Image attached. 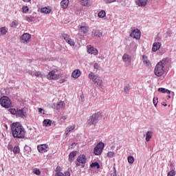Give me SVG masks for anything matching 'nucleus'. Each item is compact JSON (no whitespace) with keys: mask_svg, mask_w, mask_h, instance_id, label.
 Masks as SVG:
<instances>
[{"mask_svg":"<svg viewBox=\"0 0 176 176\" xmlns=\"http://www.w3.org/2000/svg\"><path fill=\"white\" fill-rule=\"evenodd\" d=\"M27 21H32V16H26Z\"/></svg>","mask_w":176,"mask_h":176,"instance_id":"obj_50","label":"nucleus"},{"mask_svg":"<svg viewBox=\"0 0 176 176\" xmlns=\"http://www.w3.org/2000/svg\"><path fill=\"white\" fill-rule=\"evenodd\" d=\"M153 102L155 107H157V103L159 102L157 98H154L153 100Z\"/></svg>","mask_w":176,"mask_h":176,"instance_id":"obj_45","label":"nucleus"},{"mask_svg":"<svg viewBox=\"0 0 176 176\" xmlns=\"http://www.w3.org/2000/svg\"><path fill=\"white\" fill-rule=\"evenodd\" d=\"M94 67L95 69H100V66L98 65V63H95Z\"/></svg>","mask_w":176,"mask_h":176,"instance_id":"obj_52","label":"nucleus"},{"mask_svg":"<svg viewBox=\"0 0 176 176\" xmlns=\"http://www.w3.org/2000/svg\"><path fill=\"white\" fill-rule=\"evenodd\" d=\"M158 91H160V93H166L167 94H170V93H171L170 90L165 88H159Z\"/></svg>","mask_w":176,"mask_h":176,"instance_id":"obj_29","label":"nucleus"},{"mask_svg":"<svg viewBox=\"0 0 176 176\" xmlns=\"http://www.w3.org/2000/svg\"><path fill=\"white\" fill-rule=\"evenodd\" d=\"M43 124L46 127H49V126H52V120H45L43 121Z\"/></svg>","mask_w":176,"mask_h":176,"instance_id":"obj_30","label":"nucleus"},{"mask_svg":"<svg viewBox=\"0 0 176 176\" xmlns=\"http://www.w3.org/2000/svg\"><path fill=\"white\" fill-rule=\"evenodd\" d=\"M88 78L89 79H91V80H92L94 83H96L97 86H102V80L100 79V77L94 74V72L89 73Z\"/></svg>","mask_w":176,"mask_h":176,"instance_id":"obj_5","label":"nucleus"},{"mask_svg":"<svg viewBox=\"0 0 176 176\" xmlns=\"http://www.w3.org/2000/svg\"><path fill=\"white\" fill-rule=\"evenodd\" d=\"M8 112H10V113H12V115H16V113H17V110H16V109H8Z\"/></svg>","mask_w":176,"mask_h":176,"instance_id":"obj_39","label":"nucleus"},{"mask_svg":"<svg viewBox=\"0 0 176 176\" xmlns=\"http://www.w3.org/2000/svg\"><path fill=\"white\" fill-rule=\"evenodd\" d=\"M153 135V133L152 131H148L146 134V142H149L151 141V138H152V136Z\"/></svg>","mask_w":176,"mask_h":176,"instance_id":"obj_26","label":"nucleus"},{"mask_svg":"<svg viewBox=\"0 0 176 176\" xmlns=\"http://www.w3.org/2000/svg\"><path fill=\"white\" fill-rule=\"evenodd\" d=\"M37 149L40 153H45L49 151V146L46 144H39Z\"/></svg>","mask_w":176,"mask_h":176,"instance_id":"obj_9","label":"nucleus"},{"mask_svg":"<svg viewBox=\"0 0 176 176\" xmlns=\"http://www.w3.org/2000/svg\"><path fill=\"white\" fill-rule=\"evenodd\" d=\"M70 46H75V42L72 41L71 38L67 42Z\"/></svg>","mask_w":176,"mask_h":176,"instance_id":"obj_42","label":"nucleus"},{"mask_svg":"<svg viewBox=\"0 0 176 176\" xmlns=\"http://www.w3.org/2000/svg\"><path fill=\"white\" fill-rule=\"evenodd\" d=\"M31 40V34L28 33H24L21 36V43H24L25 45H27Z\"/></svg>","mask_w":176,"mask_h":176,"instance_id":"obj_8","label":"nucleus"},{"mask_svg":"<svg viewBox=\"0 0 176 176\" xmlns=\"http://www.w3.org/2000/svg\"><path fill=\"white\" fill-rule=\"evenodd\" d=\"M104 144L102 142H99L96 147L94 148V153L96 156H100L102 153V151H104Z\"/></svg>","mask_w":176,"mask_h":176,"instance_id":"obj_7","label":"nucleus"},{"mask_svg":"<svg viewBox=\"0 0 176 176\" xmlns=\"http://www.w3.org/2000/svg\"><path fill=\"white\" fill-rule=\"evenodd\" d=\"M13 152L14 155H17V153H20V147H19V146H15L13 148Z\"/></svg>","mask_w":176,"mask_h":176,"instance_id":"obj_31","label":"nucleus"},{"mask_svg":"<svg viewBox=\"0 0 176 176\" xmlns=\"http://www.w3.org/2000/svg\"><path fill=\"white\" fill-rule=\"evenodd\" d=\"M57 71V69H54L50 72L47 75V79H48V80H57L60 79L61 76L56 74Z\"/></svg>","mask_w":176,"mask_h":176,"instance_id":"obj_6","label":"nucleus"},{"mask_svg":"<svg viewBox=\"0 0 176 176\" xmlns=\"http://www.w3.org/2000/svg\"><path fill=\"white\" fill-rule=\"evenodd\" d=\"M38 112L42 113V112H43V109L42 108H38Z\"/></svg>","mask_w":176,"mask_h":176,"instance_id":"obj_55","label":"nucleus"},{"mask_svg":"<svg viewBox=\"0 0 176 176\" xmlns=\"http://www.w3.org/2000/svg\"><path fill=\"white\" fill-rule=\"evenodd\" d=\"M41 13H45V14H49L52 12V8L44 7L41 9Z\"/></svg>","mask_w":176,"mask_h":176,"instance_id":"obj_19","label":"nucleus"},{"mask_svg":"<svg viewBox=\"0 0 176 176\" xmlns=\"http://www.w3.org/2000/svg\"><path fill=\"white\" fill-rule=\"evenodd\" d=\"M23 2H25V3H30L31 2V0H22Z\"/></svg>","mask_w":176,"mask_h":176,"instance_id":"obj_56","label":"nucleus"},{"mask_svg":"<svg viewBox=\"0 0 176 176\" xmlns=\"http://www.w3.org/2000/svg\"><path fill=\"white\" fill-rule=\"evenodd\" d=\"M148 0H136V3L138 6H146Z\"/></svg>","mask_w":176,"mask_h":176,"instance_id":"obj_23","label":"nucleus"},{"mask_svg":"<svg viewBox=\"0 0 176 176\" xmlns=\"http://www.w3.org/2000/svg\"><path fill=\"white\" fill-rule=\"evenodd\" d=\"M128 162L130 163V164H133V163H134V157L129 156L128 157Z\"/></svg>","mask_w":176,"mask_h":176,"instance_id":"obj_40","label":"nucleus"},{"mask_svg":"<svg viewBox=\"0 0 176 176\" xmlns=\"http://www.w3.org/2000/svg\"><path fill=\"white\" fill-rule=\"evenodd\" d=\"M16 116H18V118H25V112H24V109H16Z\"/></svg>","mask_w":176,"mask_h":176,"instance_id":"obj_16","label":"nucleus"},{"mask_svg":"<svg viewBox=\"0 0 176 176\" xmlns=\"http://www.w3.org/2000/svg\"><path fill=\"white\" fill-rule=\"evenodd\" d=\"M34 76H36V78H43V75L41 72H35Z\"/></svg>","mask_w":176,"mask_h":176,"instance_id":"obj_38","label":"nucleus"},{"mask_svg":"<svg viewBox=\"0 0 176 176\" xmlns=\"http://www.w3.org/2000/svg\"><path fill=\"white\" fill-rule=\"evenodd\" d=\"M168 98H171V96H168Z\"/></svg>","mask_w":176,"mask_h":176,"instance_id":"obj_58","label":"nucleus"},{"mask_svg":"<svg viewBox=\"0 0 176 176\" xmlns=\"http://www.w3.org/2000/svg\"><path fill=\"white\" fill-rule=\"evenodd\" d=\"M65 108V103L63 101H60L59 102L54 104V109H56V111H59V109H64Z\"/></svg>","mask_w":176,"mask_h":176,"instance_id":"obj_11","label":"nucleus"},{"mask_svg":"<svg viewBox=\"0 0 176 176\" xmlns=\"http://www.w3.org/2000/svg\"><path fill=\"white\" fill-rule=\"evenodd\" d=\"M114 173H116V169L114 168Z\"/></svg>","mask_w":176,"mask_h":176,"instance_id":"obj_59","label":"nucleus"},{"mask_svg":"<svg viewBox=\"0 0 176 176\" xmlns=\"http://www.w3.org/2000/svg\"><path fill=\"white\" fill-rule=\"evenodd\" d=\"M76 166H79V164H76Z\"/></svg>","mask_w":176,"mask_h":176,"instance_id":"obj_60","label":"nucleus"},{"mask_svg":"<svg viewBox=\"0 0 176 176\" xmlns=\"http://www.w3.org/2000/svg\"><path fill=\"white\" fill-rule=\"evenodd\" d=\"M80 5L82 6H91V3H90L89 0H81Z\"/></svg>","mask_w":176,"mask_h":176,"instance_id":"obj_27","label":"nucleus"},{"mask_svg":"<svg viewBox=\"0 0 176 176\" xmlns=\"http://www.w3.org/2000/svg\"><path fill=\"white\" fill-rule=\"evenodd\" d=\"M113 156H115V153L113 151H109L107 153V157H113Z\"/></svg>","mask_w":176,"mask_h":176,"instance_id":"obj_41","label":"nucleus"},{"mask_svg":"<svg viewBox=\"0 0 176 176\" xmlns=\"http://www.w3.org/2000/svg\"><path fill=\"white\" fill-rule=\"evenodd\" d=\"M8 34V28L6 27L0 28V36L6 35Z\"/></svg>","mask_w":176,"mask_h":176,"instance_id":"obj_25","label":"nucleus"},{"mask_svg":"<svg viewBox=\"0 0 176 176\" xmlns=\"http://www.w3.org/2000/svg\"><path fill=\"white\" fill-rule=\"evenodd\" d=\"M30 10V8L27 6H24L22 7L23 13H27Z\"/></svg>","mask_w":176,"mask_h":176,"instance_id":"obj_37","label":"nucleus"},{"mask_svg":"<svg viewBox=\"0 0 176 176\" xmlns=\"http://www.w3.org/2000/svg\"><path fill=\"white\" fill-rule=\"evenodd\" d=\"M81 74L82 73L80 72V70L77 69L74 70V72H72V76L74 79H78V78H79V76H80Z\"/></svg>","mask_w":176,"mask_h":176,"instance_id":"obj_17","label":"nucleus"},{"mask_svg":"<svg viewBox=\"0 0 176 176\" xmlns=\"http://www.w3.org/2000/svg\"><path fill=\"white\" fill-rule=\"evenodd\" d=\"M168 63V58H166L160 60L155 67L154 74L156 76H162L166 72L167 64Z\"/></svg>","mask_w":176,"mask_h":176,"instance_id":"obj_2","label":"nucleus"},{"mask_svg":"<svg viewBox=\"0 0 176 176\" xmlns=\"http://www.w3.org/2000/svg\"><path fill=\"white\" fill-rule=\"evenodd\" d=\"M122 60L124 62H125L126 67H129V65H130V64H131V58L127 54H124L123 55Z\"/></svg>","mask_w":176,"mask_h":176,"instance_id":"obj_12","label":"nucleus"},{"mask_svg":"<svg viewBox=\"0 0 176 176\" xmlns=\"http://www.w3.org/2000/svg\"><path fill=\"white\" fill-rule=\"evenodd\" d=\"M106 16H107V12H105L104 10H101L98 14V17H99V19H104V17H105Z\"/></svg>","mask_w":176,"mask_h":176,"instance_id":"obj_28","label":"nucleus"},{"mask_svg":"<svg viewBox=\"0 0 176 176\" xmlns=\"http://www.w3.org/2000/svg\"><path fill=\"white\" fill-rule=\"evenodd\" d=\"M142 60H143L144 64H145L146 67H151V62L149 61V60H148V57H146V56L143 55Z\"/></svg>","mask_w":176,"mask_h":176,"instance_id":"obj_24","label":"nucleus"},{"mask_svg":"<svg viewBox=\"0 0 176 176\" xmlns=\"http://www.w3.org/2000/svg\"><path fill=\"white\" fill-rule=\"evenodd\" d=\"M12 137L14 138H25V129L19 122H14L10 125Z\"/></svg>","mask_w":176,"mask_h":176,"instance_id":"obj_1","label":"nucleus"},{"mask_svg":"<svg viewBox=\"0 0 176 176\" xmlns=\"http://www.w3.org/2000/svg\"><path fill=\"white\" fill-rule=\"evenodd\" d=\"M105 3H112L113 2H116V0H103Z\"/></svg>","mask_w":176,"mask_h":176,"instance_id":"obj_46","label":"nucleus"},{"mask_svg":"<svg viewBox=\"0 0 176 176\" xmlns=\"http://www.w3.org/2000/svg\"><path fill=\"white\" fill-rule=\"evenodd\" d=\"M62 36L66 42H67L68 41H69L71 39V37H69V36L67 34H63L62 35Z\"/></svg>","mask_w":176,"mask_h":176,"instance_id":"obj_36","label":"nucleus"},{"mask_svg":"<svg viewBox=\"0 0 176 176\" xmlns=\"http://www.w3.org/2000/svg\"><path fill=\"white\" fill-rule=\"evenodd\" d=\"M168 176H175V170H172L168 173Z\"/></svg>","mask_w":176,"mask_h":176,"instance_id":"obj_44","label":"nucleus"},{"mask_svg":"<svg viewBox=\"0 0 176 176\" xmlns=\"http://www.w3.org/2000/svg\"><path fill=\"white\" fill-rule=\"evenodd\" d=\"M75 156H76V151H72L69 155V162L72 163L75 160Z\"/></svg>","mask_w":176,"mask_h":176,"instance_id":"obj_22","label":"nucleus"},{"mask_svg":"<svg viewBox=\"0 0 176 176\" xmlns=\"http://www.w3.org/2000/svg\"><path fill=\"white\" fill-rule=\"evenodd\" d=\"M67 80L64 79V78H61L59 80V83H64L65 82H66Z\"/></svg>","mask_w":176,"mask_h":176,"instance_id":"obj_54","label":"nucleus"},{"mask_svg":"<svg viewBox=\"0 0 176 176\" xmlns=\"http://www.w3.org/2000/svg\"><path fill=\"white\" fill-rule=\"evenodd\" d=\"M0 104L3 108H12V100L8 96H3L0 99Z\"/></svg>","mask_w":176,"mask_h":176,"instance_id":"obj_4","label":"nucleus"},{"mask_svg":"<svg viewBox=\"0 0 176 176\" xmlns=\"http://www.w3.org/2000/svg\"><path fill=\"white\" fill-rule=\"evenodd\" d=\"M32 173L36 175H41V170H39L38 168H33Z\"/></svg>","mask_w":176,"mask_h":176,"instance_id":"obj_33","label":"nucleus"},{"mask_svg":"<svg viewBox=\"0 0 176 176\" xmlns=\"http://www.w3.org/2000/svg\"><path fill=\"white\" fill-rule=\"evenodd\" d=\"M11 27H12V28H16L17 24L16 23V22L12 21V22L11 23Z\"/></svg>","mask_w":176,"mask_h":176,"instance_id":"obj_47","label":"nucleus"},{"mask_svg":"<svg viewBox=\"0 0 176 176\" xmlns=\"http://www.w3.org/2000/svg\"><path fill=\"white\" fill-rule=\"evenodd\" d=\"M130 91V84H126V86L124 87V93H129Z\"/></svg>","mask_w":176,"mask_h":176,"instance_id":"obj_32","label":"nucleus"},{"mask_svg":"<svg viewBox=\"0 0 176 176\" xmlns=\"http://www.w3.org/2000/svg\"><path fill=\"white\" fill-rule=\"evenodd\" d=\"M55 176H65V175L62 172H58L55 173Z\"/></svg>","mask_w":176,"mask_h":176,"instance_id":"obj_48","label":"nucleus"},{"mask_svg":"<svg viewBox=\"0 0 176 176\" xmlns=\"http://www.w3.org/2000/svg\"><path fill=\"white\" fill-rule=\"evenodd\" d=\"M160 46H162V44L160 43H154L153 44L152 50L153 52H157L160 49Z\"/></svg>","mask_w":176,"mask_h":176,"instance_id":"obj_20","label":"nucleus"},{"mask_svg":"<svg viewBox=\"0 0 176 176\" xmlns=\"http://www.w3.org/2000/svg\"><path fill=\"white\" fill-rule=\"evenodd\" d=\"M130 36H131V38H133L134 39H140L141 31H140V30L138 29H135L131 32Z\"/></svg>","mask_w":176,"mask_h":176,"instance_id":"obj_10","label":"nucleus"},{"mask_svg":"<svg viewBox=\"0 0 176 176\" xmlns=\"http://www.w3.org/2000/svg\"><path fill=\"white\" fill-rule=\"evenodd\" d=\"M87 52L89 54H94L95 56L98 54V50L94 48L91 45H88L87 47Z\"/></svg>","mask_w":176,"mask_h":176,"instance_id":"obj_15","label":"nucleus"},{"mask_svg":"<svg viewBox=\"0 0 176 176\" xmlns=\"http://www.w3.org/2000/svg\"><path fill=\"white\" fill-rule=\"evenodd\" d=\"M75 124L67 126L66 128L65 134H66V135H68V133H71V131H72L73 130H75Z\"/></svg>","mask_w":176,"mask_h":176,"instance_id":"obj_21","label":"nucleus"},{"mask_svg":"<svg viewBox=\"0 0 176 176\" xmlns=\"http://www.w3.org/2000/svg\"><path fill=\"white\" fill-rule=\"evenodd\" d=\"M69 5V0H62L60 1V7L62 9H67Z\"/></svg>","mask_w":176,"mask_h":176,"instance_id":"obj_18","label":"nucleus"},{"mask_svg":"<svg viewBox=\"0 0 176 176\" xmlns=\"http://www.w3.org/2000/svg\"><path fill=\"white\" fill-rule=\"evenodd\" d=\"M8 151H13V146H12V144L8 145Z\"/></svg>","mask_w":176,"mask_h":176,"instance_id":"obj_51","label":"nucleus"},{"mask_svg":"<svg viewBox=\"0 0 176 176\" xmlns=\"http://www.w3.org/2000/svg\"><path fill=\"white\" fill-rule=\"evenodd\" d=\"M87 159L86 158V155L85 154L80 155L77 158L78 163H80L81 164H86V162Z\"/></svg>","mask_w":176,"mask_h":176,"instance_id":"obj_13","label":"nucleus"},{"mask_svg":"<svg viewBox=\"0 0 176 176\" xmlns=\"http://www.w3.org/2000/svg\"><path fill=\"white\" fill-rule=\"evenodd\" d=\"M62 123H65V120H67V116H63L60 119Z\"/></svg>","mask_w":176,"mask_h":176,"instance_id":"obj_43","label":"nucleus"},{"mask_svg":"<svg viewBox=\"0 0 176 176\" xmlns=\"http://www.w3.org/2000/svg\"><path fill=\"white\" fill-rule=\"evenodd\" d=\"M90 167H96V168H100V164H98V162H93L90 164Z\"/></svg>","mask_w":176,"mask_h":176,"instance_id":"obj_35","label":"nucleus"},{"mask_svg":"<svg viewBox=\"0 0 176 176\" xmlns=\"http://www.w3.org/2000/svg\"><path fill=\"white\" fill-rule=\"evenodd\" d=\"M93 34L94 36H101L102 34L100 32V30H93Z\"/></svg>","mask_w":176,"mask_h":176,"instance_id":"obj_34","label":"nucleus"},{"mask_svg":"<svg viewBox=\"0 0 176 176\" xmlns=\"http://www.w3.org/2000/svg\"><path fill=\"white\" fill-rule=\"evenodd\" d=\"M78 27L80 32H82V34H87L89 32V26H87L85 23H82L81 25H79Z\"/></svg>","mask_w":176,"mask_h":176,"instance_id":"obj_14","label":"nucleus"},{"mask_svg":"<svg viewBox=\"0 0 176 176\" xmlns=\"http://www.w3.org/2000/svg\"><path fill=\"white\" fill-rule=\"evenodd\" d=\"M65 176H71V173H69V171H65V174H64Z\"/></svg>","mask_w":176,"mask_h":176,"instance_id":"obj_53","label":"nucleus"},{"mask_svg":"<svg viewBox=\"0 0 176 176\" xmlns=\"http://www.w3.org/2000/svg\"><path fill=\"white\" fill-rule=\"evenodd\" d=\"M100 118H101V113L98 112L94 113L91 116H90L89 119L87 120L88 126H96Z\"/></svg>","mask_w":176,"mask_h":176,"instance_id":"obj_3","label":"nucleus"},{"mask_svg":"<svg viewBox=\"0 0 176 176\" xmlns=\"http://www.w3.org/2000/svg\"><path fill=\"white\" fill-rule=\"evenodd\" d=\"M162 105H164V107H167V104H166L164 102L162 103Z\"/></svg>","mask_w":176,"mask_h":176,"instance_id":"obj_57","label":"nucleus"},{"mask_svg":"<svg viewBox=\"0 0 176 176\" xmlns=\"http://www.w3.org/2000/svg\"><path fill=\"white\" fill-rule=\"evenodd\" d=\"M56 173H61V167L60 166H57L56 170H55Z\"/></svg>","mask_w":176,"mask_h":176,"instance_id":"obj_49","label":"nucleus"}]
</instances>
